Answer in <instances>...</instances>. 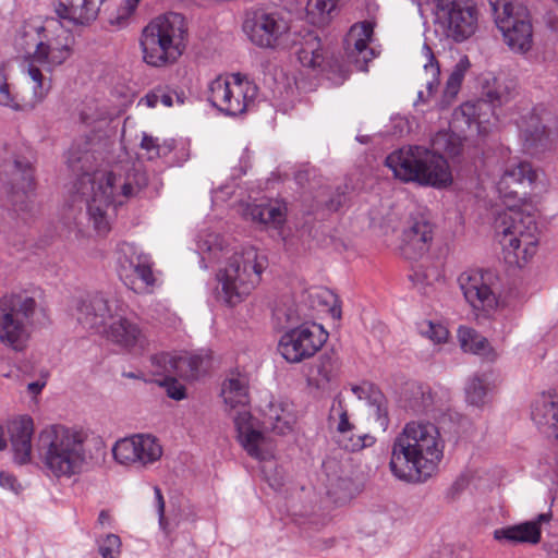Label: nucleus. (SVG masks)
<instances>
[{
  "instance_id": "nucleus-29",
  "label": "nucleus",
  "mask_w": 558,
  "mask_h": 558,
  "mask_svg": "<svg viewBox=\"0 0 558 558\" xmlns=\"http://www.w3.org/2000/svg\"><path fill=\"white\" fill-rule=\"evenodd\" d=\"M352 392L360 399L365 400L369 407V414L374 416L378 426L386 430L389 425L387 401L384 395L372 384L363 383L351 388Z\"/></svg>"
},
{
  "instance_id": "nucleus-31",
  "label": "nucleus",
  "mask_w": 558,
  "mask_h": 558,
  "mask_svg": "<svg viewBox=\"0 0 558 558\" xmlns=\"http://www.w3.org/2000/svg\"><path fill=\"white\" fill-rule=\"evenodd\" d=\"M482 95L485 101L483 104L480 102V106L488 102L493 108L501 107L513 98L514 85L505 77L487 74L482 82Z\"/></svg>"
},
{
  "instance_id": "nucleus-49",
  "label": "nucleus",
  "mask_w": 558,
  "mask_h": 558,
  "mask_svg": "<svg viewBox=\"0 0 558 558\" xmlns=\"http://www.w3.org/2000/svg\"><path fill=\"white\" fill-rule=\"evenodd\" d=\"M466 401L473 405H481L484 403L486 396V387L484 380L480 377L470 379L465 387Z\"/></svg>"
},
{
  "instance_id": "nucleus-35",
  "label": "nucleus",
  "mask_w": 558,
  "mask_h": 558,
  "mask_svg": "<svg viewBox=\"0 0 558 558\" xmlns=\"http://www.w3.org/2000/svg\"><path fill=\"white\" fill-rule=\"evenodd\" d=\"M471 62L466 56L460 58V60L453 66L445 86L444 98L446 102H450L458 95L461 84L469 69Z\"/></svg>"
},
{
  "instance_id": "nucleus-2",
  "label": "nucleus",
  "mask_w": 558,
  "mask_h": 558,
  "mask_svg": "<svg viewBox=\"0 0 558 558\" xmlns=\"http://www.w3.org/2000/svg\"><path fill=\"white\" fill-rule=\"evenodd\" d=\"M445 440L438 427L429 422L411 421L395 437L389 469L407 483H422L438 471Z\"/></svg>"
},
{
  "instance_id": "nucleus-58",
  "label": "nucleus",
  "mask_w": 558,
  "mask_h": 558,
  "mask_svg": "<svg viewBox=\"0 0 558 558\" xmlns=\"http://www.w3.org/2000/svg\"><path fill=\"white\" fill-rule=\"evenodd\" d=\"M159 102H161L166 107H170L172 106V96L170 94L159 92Z\"/></svg>"
},
{
  "instance_id": "nucleus-26",
  "label": "nucleus",
  "mask_w": 558,
  "mask_h": 558,
  "mask_svg": "<svg viewBox=\"0 0 558 558\" xmlns=\"http://www.w3.org/2000/svg\"><path fill=\"white\" fill-rule=\"evenodd\" d=\"M549 519L550 514L541 513L535 520L497 529L494 531V538L509 544H537L542 537L539 525L542 522H548Z\"/></svg>"
},
{
  "instance_id": "nucleus-23",
  "label": "nucleus",
  "mask_w": 558,
  "mask_h": 558,
  "mask_svg": "<svg viewBox=\"0 0 558 558\" xmlns=\"http://www.w3.org/2000/svg\"><path fill=\"white\" fill-rule=\"evenodd\" d=\"M531 418L543 435L558 440V393H541L531 405Z\"/></svg>"
},
{
  "instance_id": "nucleus-45",
  "label": "nucleus",
  "mask_w": 558,
  "mask_h": 558,
  "mask_svg": "<svg viewBox=\"0 0 558 558\" xmlns=\"http://www.w3.org/2000/svg\"><path fill=\"white\" fill-rule=\"evenodd\" d=\"M423 53L427 59V62L424 64V71L426 75L430 76L426 81V88L428 95H432L439 86L440 69L430 47L426 44L423 46Z\"/></svg>"
},
{
  "instance_id": "nucleus-33",
  "label": "nucleus",
  "mask_w": 558,
  "mask_h": 558,
  "mask_svg": "<svg viewBox=\"0 0 558 558\" xmlns=\"http://www.w3.org/2000/svg\"><path fill=\"white\" fill-rule=\"evenodd\" d=\"M458 339L461 349L464 352L483 355L486 357L495 359L496 354L489 345L487 339L471 327L461 326L458 329Z\"/></svg>"
},
{
  "instance_id": "nucleus-48",
  "label": "nucleus",
  "mask_w": 558,
  "mask_h": 558,
  "mask_svg": "<svg viewBox=\"0 0 558 558\" xmlns=\"http://www.w3.org/2000/svg\"><path fill=\"white\" fill-rule=\"evenodd\" d=\"M317 378L314 377L317 387H322L331 381L336 374V363L330 355L324 354L315 365Z\"/></svg>"
},
{
  "instance_id": "nucleus-13",
  "label": "nucleus",
  "mask_w": 558,
  "mask_h": 558,
  "mask_svg": "<svg viewBox=\"0 0 558 558\" xmlns=\"http://www.w3.org/2000/svg\"><path fill=\"white\" fill-rule=\"evenodd\" d=\"M243 31L260 48L290 49L298 44L289 21L278 12H255L244 21Z\"/></svg>"
},
{
  "instance_id": "nucleus-34",
  "label": "nucleus",
  "mask_w": 558,
  "mask_h": 558,
  "mask_svg": "<svg viewBox=\"0 0 558 558\" xmlns=\"http://www.w3.org/2000/svg\"><path fill=\"white\" fill-rule=\"evenodd\" d=\"M8 172L10 174L9 183L12 186V190L17 192H23L26 194L32 190L33 186V168L28 160L26 159H14L13 161L7 165Z\"/></svg>"
},
{
  "instance_id": "nucleus-6",
  "label": "nucleus",
  "mask_w": 558,
  "mask_h": 558,
  "mask_svg": "<svg viewBox=\"0 0 558 558\" xmlns=\"http://www.w3.org/2000/svg\"><path fill=\"white\" fill-rule=\"evenodd\" d=\"M267 259L253 246L235 251L217 274L220 298L229 306L242 303L262 280Z\"/></svg>"
},
{
  "instance_id": "nucleus-12",
  "label": "nucleus",
  "mask_w": 558,
  "mask_h": 558,
  "mask_svg": "<svg viewBox=\"0 0 558 558\" xmlns=\"http://www.w3.org/2000/svg\"><path fill=\"white\" fill-rule=\"evenodd\" d=\"M258 88L240 73L218 76L208 85V101L227 116H239L255 104Z\"/></svg>"
},
{
  "instance_id": "nucleus-43",
  "label": "nucleus",
  "mask_w": 558,
  "mask_h": 558,
  "mask_svg": "<svg viewBox=\"0 0 558 558\" xmlns=\"http://www.w3.org/2000/svg\"><path fill=\"white\" fill-rule=\"evenodd\" d=\"M135 435L129 438L121 439L116 442L112 453L117 462L121 464H130L137 462Z\"/></svg>"
},
{
  "instance_id": "nucleus-60",
  "label": "nucleus",
  "mask_w": 558,
  "mask_h": 558,
  "mask_svg": "<svg viewBox=\"0 0 558 558\" xmlns=\"http://www.w3.org/2000/svg\"><path fill=\"white\" fill-rule=\"evenodd\" d=\"M109 513L105 510H102L100 513H99V517H98V521L99 523L104 524L106 521L109 520Z\"/></svg>"
},
{
  "instance_id": "nucleus-5",
  "label": "nucleus",
  "mask_w": 558,
  "mask_h": 558,
  "mask_svg": "<svg viewBox=\"0 0 558 558\" xmlns=\"http://www.w3.org/2000/svg\"><path fill=\"white\" fill-rule=\"evenodd\" d=\"M187 28L183 15L167 13L153 19L142 31L143 61L155 68L173 64L185 49Z\"/></svg>"
},
{
  "instance_id": "nucleus-63",
  "label": "nucleus",
  "mask_w": 558,
  "mask_h": 558,
  "mask_svg": "<svg viewBox=\"0 0 558 558\" xmlns=\"http://www.w3.org/2000/svg\"><path fill=\"white\" fill-rule=\"evenodd\" d=\"M417 98L420 101H423V102L426 101V99L424 98V93L422 90L418 92Z\"/></svg>"
},
{
  "instance_id": "nucleus-15",
  "label": "nucleus",
  "mask_w": 558,
  "mask_h": 558,
  "mask_svg": "<svg viewBox=\"0 0 558 558\" xmlns=\"http://www.w3.org/2000/svg\"><path fill=\"white\" fill-rule=\"evenodd\" d=\"M458 282L473 310L488 314L497 308L499 278L495 271L466 270L459 276Z\"/></svg>"
},
{
  "instance_id": "nucleus-25",
  "label": "nucleus",
  "mask_w": 558,
  "mask_h": 558,
  "mask_svg": "<svg viewBox=\"0 0 558 558\" xmlns=\"http://www.w3.org/2000/svg\"><path fill=\"white\" fill-rule=\"evenodd\" d=\"M260 414L264 429L277 435L292 432L295 416L289 403L271 399L260 408Z\"/></svg>"
},
{
  "instance_id": "nucleus-22",
  "label": "nucleus",
  "mask_w": 558,
  "mask_h": 558,
  "mask_svg": "<svg viewBox=\"0 0 558 558\" xmlns=\"http://www.w3.org/2000/svg\"><path fill=\"white\" fill-rule=\"evenodd\" d=\"M120 314L111 319L104 332L108 340L125 349H144L147 345V338L140 325Z\"/></svg>"
},
{
  "instance_id": "nucleus-11",
  "label": "nucleus",
  "mask_w": 558,
  "mask_h": 558,
  "mask_svg": "<svg viewBox=\"0 0 558 558\" xmlns=\"http://www.w3.org/2000/svg\"><path fill=\"white\" fill-rule=\"evenodd\" d=\"M490 7L509 49L520 54L529 52L533 47L534 31L527 8L512 0H490Z\"/></svg>"
},
{
  "instance_id": "nucleus-59",
  "label": "nucleus",
  "mask_w": 558,
  "mask_h": 558,
  "mask_svg": "<svg viewBox=\"0 0 558 558\" xmlns=\"http://www.w3.org/2000/svg\"><path fill=\"white\" fill-rule=\"evenodd\" d=\"M122 375L126 378H132V379H143L144 378V376L141 372H138V373L124 372Z\"/></svg>"
},
{
  "instance_id": "nucleus-51",
  "label": "nucleus",
  "mask_w": 558,
  "mask_h": 558,
  "mask_svg": "<svg viewBox=\"0 0 558 558\" xmlns=\"http://www.w3.org/2000/svg\"><path fill=\"white\" fill-rule=\"evenodd\" d=\"M178 376H170L159 380V385L166 388L168 397L174 400L185 398V387L177 380Z\"/></svg>"
},
{
  "instance_id": "nucleus-24",
  "label": "nucleus",
  "mask_w": 558,
  "mask_h": 558,
  "mask_svg": "<svg viewBox=\"0 0 558 558\" xmlns=\"http://www.w3.org/2000/svg\"><path fill=\"white\" fill-rule=\"evenodd\" d=\"M107 0H56L54 12L59 19L74 26H88L97 20Z\"/></svg>"
},
{
  "instance_id": "nucleus-1",
  "label": "nucleus",
  "mask_w": 558,
  "mask_h": 558,
  "mask_svg": "<svg viewBox=\"0 0 558 558\" xmlns=\"http://www.w3.org/2000/svg\"><path fill=\"white\" fill-rule=\"evenodd\" d=\"M90 154L74 147L68 153V166L77 178L71 192L85 202L86 213L98 233L110 230L117 206L137 197L148 184L147 173L136 167L108 172L92 171Z\"/></svg>"
},
{
  "instance_id": "nucleus-16",
  "label": "nucleus",
  "mask_w": 558,
  "mask_h": 558,
  "mask_svg": "<svg viewBox=\"0 0 558 558\" xmlns=\"http://www.w3.org/2000/svg\"><path fill=\"white\" fill-rule=\"evenodd\" d=\"M328 339L322 325H301L286 331L278 344L282 357L289 363H300L320 350Z\"/></svg>"
},
{
  "instance_id": "nucleus-3",
  "label": "nucleus",
  "mask_w": 558,
  "mask_h": 558,
  "mask_svg": "<svg viewBox=\"0 0 558 558\" xmlns=\"http://www.w3.org/2000/svg\"><path fill=\"white\" fill-rule=\"evenodd\" d=\"M87 436L62 424L46 426L39 433V451L45 468L56 477L80 474L87 463Z\"/></svg>"
},
{
  "instance_id": "nucleus-39",
  "label": "nucleus",
  "mask_w": 558,
  "mask_h": 558,
  "mask_svg": "<svg viewBox=\"0 0 558 558\" xmlns=\"http://www.w3.org/2000/svg\"><path fill=\"white\" fill-rule=\"evenodd\" d=\"M336 4V0H308L307 15L311 17L312 23L325 25L331 19Z\"/></svg>"
},
{
  "instance_id": "nucleus-61",
  "label": "nucleus",
  "mask_w": 558,
  "mask_h": 558,
  "mask_svg": "<svg viewBox=\"0 0 558 558\" xmlns=\"http://www.w3.org/2000/svg\"><path fill=\"white\" fill-rule=\"evenodd\" d=\"M7 447V440L4 438L3 428L0 426V450Z\"/></svg>"
},
{
  "instance_id": "nucleus-52",
  "label": "nucleus",
  "mask_w": 558,
  "mask_h": 558,
  "mask_svg": "<svg viewBox=\"0 0 558 558\" xmlns=\"http://www.w3.org/2000/svg\"><path fill=\"white\" fill-rule=\"evenodd\" d=\"M134 280H140L141 284L136 283V287H142V292L149 287H153L155 283V277L151 269L150 258L138 269L137 275L134 277Z\"/></svg>"
},
{
  "instance_id": "nucleus-19",
  "label": "nucleus",
  "mask_w": 558,
  "mask_h": 558,
  "mask_svg": "<svg viewBox=\"0 0 558 558\" xmlns=\"http://www.w3.org/2000/svg\"><path fill=\"white\" fill-rule=\"evenodd\" d=\"M33 81V94L31 97H21L12 90L7 82L4 65H0V105L14 111H31L40 104L51 88L50 78H46L39 69H32L28 74Z\"/></svg>"
},
{
  "instance_id": "nucleus-18",
  "label": "nucleus",
  "mask_w": 558,
  "mask_h": 558,
  "mask_svg": "<svg viewBox=\"0 0 558 558\" xmlns=\"http://www.w3.org/2000/svg\"><path fill=\"white\" fill-rule=\"evenodd\" d=\"M437 19L446 37L457 43L470 38L477 29V11L459 0H438Z\"/></svg>"
},
{
  "instance_id": "nucleus-41",
  "label": "nucleus",
  "mask_w": 558,
  "mask_h": 558,
  "mask_svg": "<svg viewBox=\"0 0 558 558\" xmlns=\"http://www.w3.org/2000/svg\"><path fill=\"white\" fill-rule=\"evenodd\" d=\"M337 442L347 451L356 452L372 447L376 442V438L367 433L355 435L353 430L347 435H337Z\"/></svg>"
},
{
  "instance_id": "nucleus-54",
  "label": "nucleus",
  "mask_w": 558,
  "mask_h": 558,
  "mask_svg": "<svg viewBox=\"0 0 558 558\" xmlns=\"http://www.w3.org/2000/svg\"><path fill=\"white\" fill-rule=\"evenodd\" d=\"M461 112L463 116L468 117L466 123H471L472 121L476 123H482L480 116L476 117V105L471 102H465L461 106Z\"/></svg>"
},
{
  "instance_id": "nucleus-30",
  "label": "nucleus",
  "mask_w": 558,
  "mask_h": 558,
  "mask_svg": "<svg viewBox=\"0 0 558 558\" xmlns=\"http://www.w3.org/2000/svg\"><path fill=\"white\" fill-rule=\"evenodd\" d=\"M149 256L138 253L134 245L125 243L120 248L119 275L126 286L135 292H142V287H136L134 277L138 269L145 265Z\"/></svg>"
},
{
  "instance_id": "nucleus-36",
  "label": "nucleus",
  "mask_w": 558,
  "mask_h": 558,
  "mask_svg": "<svg viewBox=\"0 0 558 558\" xmlns=\"http://www.w3.org/2000/svg\"><path fill=\"white\" fill-rule=\"evenodd\" d=\"M137 462L145 465L157 461L161 454V446L150 435H135Z\"/></svg>"
},
{
  "instance_id": "nucleus-4",
  "label": "nucleus",
  "mask_w": 558,
  "mask_h": 558,
  "mask_svg": "<svg viewBox=\"0 0 558 558\" xmlns=\"http://www.w3.org/2000/svg\"><path fill=\"white\" fill-rule=\"evenodd\" d=\"M385 165L396 179L404 183L440 189L452 182L447 160L424 146H403L389 154Z\"/></svg>"
},
{
  "instance_id": "nucleus-37",
  "label": "nucleus",
  "mask_w": 558,
  "mask_h": 558,
  "mask_svg": "<svg viewBox=\"0 0 558 558\" xmlns=\"http://www.w3.org/2000/svg\"><path fill=\"white\" fill-rule=\"evenodd\" d=\"M174 361L173 376L185 379L195 378L203 364L202 356L191 354L174 355Z\"/></svg>"
},
{
  "instance_id": "nucleus-28",
  "label": "nucleus",
  "mask_w": 558,
  "mask_h": 558,
  "mask_svg": "<svg viewBox=\"0 0 558 558\" xmlns=\"http://www.w3.org/2000/svg\"><path fill=\"white\" fill-rule=\"evenodd\" d=\"M537 179L538 171L535 170L530 162L519 161L517 163H511L505 169L498 182V191L505 197L515 196L518 191L511 189L512 185L531 187Z\"/></svg>"
},
{
  "instance_id": "nucleus-53",
  "label": "nucleus",
  "mask_w": 558,
  "mask_h": 558,
  "mask_svg": "<svg viewBox=\"0 0 558 558\" xmlns=\"http://www.w3.org/2000/svg\"><path fill=\"white\" fill-rule=\"evenodd\" d=\"M0 486L15 494H19L22 489V486L17 482L16 477L4 471L0 472Z\"/></svg>"
},
{
  "instance_id": "nucleus-7",
  "label": "nucleus",
  "mask_w": 558,
  "mask_h": 558,
  "mask_svg": "<svg viewBox=\"0 0 558 558\" xmlns=\"http://www.w3.org/2000/svg\"><path fill=\"white\" fill-rule=\"evenodd\" d=\"M34 32L25 33V37L31 38L25 56L27 74H31L32 69L52 72L70 59L73 53L74 36L60 21H48Z\"/></svg>"
},
{
  "instance_id": "nucleus-42",
  "label": "nucleus",
  "mask_w": 558,
  "mask_h": 558,
  "mask_svg": "<svg viewBox=\"0 0 558 558\" xmlns=\"http://www.w3.org/2000/svg\"><path fill=\"white\" fill-rule=\"evenodd\" d=\"M329 421H336L337 435H347L349 432H353L355 429V426L349 420L348 410L344 408L339 396L333 400Z\"/></svg>"
},
{
  "instance_id": "nucleus-8",
  "label": "nucleus",
  "mask_w": 558,
  "mask_h": 558,
  "mask_svg": "<svg viewBox=\"0 0 558 558\" xmlns=\"http://www.w3.org/2000/svg\"><path fill=\"white\" fill-rule=\"evenodd\" d=\"M225 403L231 409L239 410L233 414L238 439L243 449L252 458L265 460L271 456V446L268 438L255 426L251 413L246 410L248 404V381L245 376L228 378L222 386Z\"/></svg>"
},
{
  "instance_id": "nucleus-38",
  "label": "nucleus",
  "mask_w": 558,
  "mask_h": 558,
  "mask_svg": "<svg viewBox=\"0 0 558 558\" xmlns=\"http://www.w3.org/2000/svg\"><path fill=\"white\" fill-rule=\"evenodd\" d=\"M299 60L304 66L318 68L324 62L320 41L317 37L310 36L298 51Z\"/></svg>"
},
{
  "instance_id": "nucleus-62",
  "label": "nucleus",
  "mask_w": 558,
  "mask_h": 558,
  "mask_svg": "<svg viewBox=\"0 0 558 558\" xmlns=\"http://www.w3.org/2000/svg\"><path fill=\"white\" fill-rule=\"evenodd\" d=\"M140 0H128V3L129 5L133 9L134 7H136V4L138 3Z\"/></svg>"
},
{
  "instance_id": "nucleus-14",
  "label": "nucleus",
  "mask_w": 558,
  "mask_h": 558,
  "mask_svg": "<svg viewBox=\"0 0 558 558\" xmlns=\"http://www.w3.org/2000/svg\"><path fill=\"white\" fill-rule=\"evenodd\" d=\"M519 137L525 153L538 155L554 147L557 129L553 114L544 108H534L521 117Z\"/></svg>"
},
{
  "instance_id": "nucleus-55",
  "label": "nucleus",
  "mask_w": 558,
  "mask_h": 558,
  "mask_svg": "<svg viewBox=\"0 0 558 558\" xmlns=\"http://www.w3.org/2000/svg\"><path fill=\"white\" fill-rule=\"evenodd\" d=\"M154 493H155V498H156L157 508H158L159 521H160V523H162L163 515H165V500H163V497H162V494H161V490L159 487L156 486L154 488Z\"/></svg>"
},
{
  "instance_id": "nucleus-9",
  "label": "nucleus",
  "mask_w": 558,
  "mask_h": 558,
  "mask_svg": "<svg viewBox=\"0 0 558 558\" xmlns=\"http://www.w3.org/2000/svg\"><path fill=\"white\" fill-rule=\"evenodd\" d=\"M496 232L508 256L518 265L532 258L538 245L537 225L534 216L520 208L510 207L496 219Z\"/></svg>"
},
{
  "instance_id": "nucleus-10",
  "label": "nucleus",
  "mask_w": 558,
  "mask_h": 558,
  "mask_svg": "<svg viewBox=\"0 0 558 558\" xmlns=\"http://www.w3.org/2000/svg\"><path fill=\"white\" fill-rule=\"evenodd\" d=\"M36 306L34 298L21 292L0 298V342L3 345L16 352L26 349Z\"/></svg>"
},
{
  "instance_id": "nucleus-27",
  "label": "nucleus",
  "mask_w": 558,
  "mask_h": 558,
  "mask_svg": "<svg viewBox=\"0 0 558 558\" xmlns=\"http://www.w3.org/2000/svg\"><path fill=\"white\" fill-rule=\"evenodd\" d=\"M9 432L14 461L19 464L29 462L32 457V438L34 434L33 418L28 415H24L13 420L9 426Z\"/></svg>"
},
{
  "instance_id": "nucleus-40",
  "label": "nucleus",
  "mask_w": 558,
  "mask_h": 558,
  "mask_svg": "<svg viewBox=\"0 0 558 558\" xmlns=\"http://www.w3.org/2000/svg\"><path fill=\"white\" fill-rule=\"evenodd\" d=\"M433 151L440 155V151L454 157L461 153L460 137L446 131L438 132L433 138Z\"/></svg>"
},
{
  "instance_id": "nucleus-57",
  "label": "nucleus",
  "mask_w": 558,
  "mask_h": 558,
  "mask_svg": "<svg viewBox=\"0 0 558 558\" xmlns=\"http://www.w3.org/2000/svg\"><path fill=\"white\" fill-rule=\"evenodd\" d=\"M147 106L155 107L159 102V92H154L145 96Z\"/></svg>"
},
{
  "instance_id": "nucleus-46",
  "label": "nucleus",
  "mask_w": 558,
  "mask_h": 558,
  "mask_svg": "<svg viewBox=\"0 0 558 558\" xmlns=\"http://www.w3.org/2000/svg\"><path fill=\"white\" fill-rule=\"evenodd\" d=\"M418 333L434 343L446 342L449 336L448 329L439 323L432 320H422L417 324Z\"/></svg>"
},
{
  "instance_id": "nucleus-50",
  "label": "nucleus",
  "mask_w": 558,
  "mask_h": 558,
  "mask_svg": "<svg viewBox=\"0 0 558 558\" xmlns=\"http://www.w3.org/2000/svg\"><path fill=\"white\" fill-rule=\"evenodd\" d=\"M121 541L116 534H108L99 543V554L102 558H117L120 554Z\"/></svg>"
},
{
  "instance_id": "nucleus-17",
  "label": "nucleus",
  "mask_w": 558,
  "mask_h": 558,
  "mask_svg": "<svg viewBox=\"0 0 558 558\" xmlns=\"http://www.w3.org/2000/svg\"><path fill=\"white\" fill-rule=\"evenodd\" d=\"M126 304L116 294L96 292L82 299L76 306L77 322L86 329L104 331L116 316L124 314Z\"/></svg>"
},
{
  "instance_id": "nucleus-44",
  "label": "nucleus",
  "mask_w": 558,
  "mask_h": 558,
  "mask_svg": "<svg viewBox=\"0 0 558 558\" xmlns=\"http://www.w3.org/2000/svg\"><path fill=\"white\" fill-rule=\"evenodd\" d=\"M141 147L147 151L149 159H153L166 156L169 153H171L174 148V141H163V143L160 144L158 137H154L151 135L143 133L141 140Z\"/></svg>"
},
{
  "instance_id": "nucleus-47",
  "label": "nucleus",
  "mask_w": 558,
  "mask_h": 558,
  "mask_svg": "<svg viewBox=\"0 0 558 558\" xmlns=\"http://www.w3.org/2000/svg\"><path fill=\"white\" fill-rule=\"evenodd\" d=\"M174 363V355L170 353L155 354L150 357L151 373L162 379L173 376Z\"/></svg>"
},
{
  "instance_id": "nucleus-56",
  "label": "nucleus",
  "mask_w": 558,
  "mask_h": 558,
  "mask_svg": "<svg viewBox=\"0 0 558 558\" xmlns=\"http://www.w3.org/2000/svg\"><path fill=\"white\" fill-rule=\"evenodd\" d=\"M46 386V380L45 379H41V380H36V381H32L27 385V390L29 393L32 395H38L40 393V391L43 390V388Z\"/></svg>"
},
{
  "instance_id": "nucleus-20",
  "label": "nucleus",
  "mask_w": 558,
  "mask_h": 558,
  "mask_svg": "<svg viewBox=\"0 0 558 558\" xmlns=\"http://www.w3.org/2000/svg\"><path fill=\"white\" fill-rule=\"evenodd\" d=\"M373 35V24L364 21L352 25L344 37V51L348 60L360 71H365L367 63L374 58L368 44Z\"/></svg>"
},
{
  "instance_id": "nucleus-32",
  "label": "nucleus",
  "mask_w": 558,
  "mask_h": 558,
  "mask_svg": "<svg viewBox=\"0 0 558 558\" xmlns=\"http://www.w3.org/2000/svg\"><path fill=\"white\" fill-rule=\"evenodd\" d=\"M244 215L252 221L279 227L286 220V208L280 204H253L246 207Z\"/></svg>"
},
{
  "instance_id": "nucleus-21",
  "label": "nucleus",
  "mask_w": 558,
  "mask_h": 558,
  "mask_svg": "<svg viewBox=\"0 0 558 558\" xmlns=\"http://www.w3.org/2000/svg\"><path fill=\"white\" fill-rule=\"evenodd\" d=\"M434 236L433 225L423 216L411 217L402 232L401 252L408 259H416L425 254Z\"/></svg>"
}]
</instances>
